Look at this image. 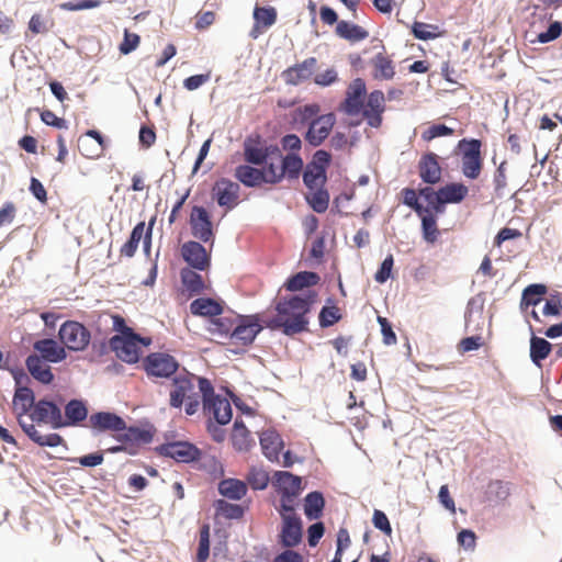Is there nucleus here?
Here are the masks:
<instances>
[{
    "instance_id": "nucleus-1",
    "label": "nucleus",
    "mask_w": 562,
    "mask_h": 562,
    "mask_svg": "<svg viewBox=\"0 0 562 562\" xmlns=\"http://www.w3.org/2000/svg\"><path fill=\"white\" fill-rule=\"evenodd\" d=\"M316 302L317 292L308 289L305 293L285 295L277 301L274 316L265 317L262 313L236 314L231 340L248 347L263 329L281 331L288 337L306 333L310 324L308 314Z\"/></svg>"
},
{
    "instance_id": "nucleus-2",
    "label": "nucleus",
    "mask_w": 562,
    "mask_h": 562,
    "mask_svg": "<svg viewBox=\"0 0 562 562\" xmlns=\"http://www.w3.org/2000/svg\"><path fill=\"white\" fill-rule=\"evenodd\" d=\"M454 153L461 157L462 175L470 180L477 179L484 164L482 140L474 137L461 138L454 148Z\"/></svg>"
},
{
    "instance_id": "nucleus-3",
    "label": "nucleus",
    "mask_w": 562,
    "mask_h": 562,
    "mask_svg": "<svg viewBox=\"0 0 562 562\" xmlns=\"http://www.w3.org/2000/svg\"><path fill=\"white\" fill-rule=\"evenodd\" d=\"M64 402L65 398L60 394L55 397L44 396L38 398L29 415L30 424L34 426L49 425L54 430L60 429V413Z\"/></svg>"
},
{
    "instance_id": "nucleus-4",
    "label": "nucleus",
    "mask_w": 562,
    "mask_h": 562,
    "mask_svg": "<svg viewBox=\"0 0 562 562\" xmlns=\"http://www.w3.org/2000/svg\"><path fill=\"white\" fill-rule=\"evenodd\" d=\"M155 452L177 463L192 464L202 459L203 451L189 440H166L155 447Z\"/></svg>"
},
{
    "instance_id": "nucleus-5",
    "label": "nucleus",
    "mask_w": 562,
    "mask_h": 562,
    "mask_svg": "<svg viewBox=\"0 0 562 562\" xmlns=\"http://www.w3.org/2000/svg\"><path fill=\"white\" fill-rule=\"evenodd\" d=\"M142 368L148 378L172 379L180 362L168 352L154 351L142 359Z\"/></svg>"
},
{
    "instance_id": "nucleus-6",
    "label": "nucleus",
    "mask_w": 562,
    "mask_h": 562,
    "mask_svg": "<svg viewBox=\"0 0 562 562\" xmlns=\"http://www.w3.org/2000/svg\"><path fill=\"white\" fill-rule=\"evenodd\" d=\"M244 159L250 165L261 166L269 159H274L276 155H280L278 144L268 143L260 134L248 135L243 143Z\"/></svg>"
},
{
    "instance_id": "nucleus-7",
    "label": "nucleus",
    "mask_w": 562,
    "mask_h": 562,
    "mask_svg": "<svg viewBox=\"0 0 562 562\" xmlns=\"http://www.w3.org/2000/svg\"><path fill=\"white\" fill-rule=\"evenodd\" d=\"M57 336L66 349L75 352L86 350L91 342L90 329L78 321H65Z\"/></svg>"
},
{
    "instance_id": "nucleus-8",
    "label": "nucleus",
    "mask_w": 562,
    "mask_h": 562,
    "mask_svg": "<svg viewBox=\"0 0 562 562\" xmlns=\"http://www.w3.org/2000/svg\"><path fill=\"white\" fill-rule=\"evenodd\" d=\"M331 159V154L325 149H317L313 154L302 173L303 183L308 190L315 189L317 184H326Z\"/></svg>"
},
{
    "instance_id": "nucleus-9",
    "label": "nucleus",
    "mask_w": 562,
    "mask_h": 562,
    "mask_svg": "<svg viewBox=\"0 0 562 562\" xmlns=\"http://www.w3.org/2000/svg\"><path fill=\"white\" fill-rule=\"evenodd\" d=\"M401 194L403 196L402 203L413 210L417 216H422L427 213L439 216L446 212L447 205L443 196L441 195L440 188L437 189V193L432 195L431 199L426 201L427 205H424V203L418 199L414 188H404L402 189Z\"/></svg>"
},
{
    "instance_id": "nucleus-10",
    "label": "nucleus",
    "mask_w": 562,
    "mask_h": 562,
    "mask_svg": "<svg viewBox=\"0 0 562 562\" xmlns=\"http://www.w3.org/2000/svg\"><path fill=\"white\" fill-rule=\"evenodd\" d=\"M189 225L191 234L200 241L214 243L215 232L211 213L203 205H193L190 213Z\"/></svg>"
},
{
    "instance_id": "nucleus-11",
    "label": "nucleus",
    "mask_w": 562,
    "mask_h": 562,
    "mask_svg": "<svg viewBox=\"0 0 562 562\" xmlns=\"http://www.w3.org/2000/svg\"><path fill=\"white\" fill-rule=\"evenodd\" d=\"M367 95L364 79L355 78L346 90V97L339 104V111L349 116L359 115L362 112V103Z\"/></svg>"
},
{
    "instance_id": "nucleus-12",
    "label": "nucleus",
    "mask_w": 562,
    "mask_h": 562,
    "mask_svg": "<svg viewBox=\"0 0 562 562\" xmlns=\"http://www.w3.org/2000/svg\"><path fill=\"white\" fill-rule=\"evenodd\" d=\"M89 417V405L87 400L74 397L64 402L60 413V429L67 427H79Z\"/></svg>"
},
{
    "instance_id": "nucleus-13",
    "label": "nucleus",
    "mask_w": 562,
    "mask_h": 562,
    "mask_svg": "<svg viewBox=\"0 0 562 562\" xmlns=\"http://www.w3.org/2000/svg\"><path fill=\"white\" fill-rule=\"evenodd\" d=\"M110 349L119 360L127 364L138 363L143 356L142 348L136 346L132 335H113L110 338Z\"/></svg>"
},
{
    "instance_id": "nucleus-14",
    "label": "nucleus",
    "mask_w": 562,
    "mask_h": 562,
    "mask_svg": "<svg viewBox=\"0 0 562 562\" xmlns=\"http://www.w3.org/2000/svg\"><path fill=\"white\" fill-rule=\"evenodd\" d=\"M155 434L156 427L149 422L131 426L125 423L124 429H121L119 434H113L112 437L121 443L148 445L153 441Z\"/></svg>"
},
{
    "instance_id": "nucleus-15",
    "label": "nucleus",
    "mask_w": 562,
    "mask_h": 562,
    "mask_svg": "<svg viewBox=\"0 0 562 562\" xmlns=\"http://www.w3.org/2000/svg\"><path fill=\"white\" fill-rule=\"evenodd\" d=\"M181 257L187 263L186 268L205 271L211 267V254L198 240H188L181 246Z\"/></svg>"
},
{
    "instance_id": "nucleus-16",
    "label": "nucleus",
    "mask_w": 562,
    "mask_h": 562,
    "mask_svg": "<svg viewBox=\"0 0 562 562\" xmlns=\"http://www.w3.org/2000/svg\"><path fill=\"white\" fill-rule=\"evenodd\" d=\"M89 424L93 436L106 431L119 434L125 427V419L112 411H98L90 415Z\"/></svg>"
},
{
    "instance_id": "nucleus-17",
    "label": "nucleus",
    "mask_w": 562,
    "mask_h": 562,
    "mask_svg": "<svg viewBox=\"0 0 562 562\" xmlns=\"http://www.w3.org/2000/svg\"><path fill=\"white\" fill-rule=\"evenodd\" d=\"M239 183L227 178H220L212 188V198L221 207L233 210L239 199Z\"/></svg>"
},
{
    "instance_id": "nucleus-18",
    "label": "nucleus",
    "mask_w": 562,
    "mask_h": 562,
    "mask_svg": "<svg viewBox=\"0 0 562 562\" xmlns=\"http://www.w3.org/2000/svg\"><path fill=\"white\" fill-rule=\"evenodd\" d=\"M336 123V115L333 112L321 115L307 127L304 139L312 147L321 146L329 136Z\"/></svg>"
},
{
    "instance_id": "nucleus-19",
    "label": "nucleus",
    "mask_w": 562,
    "mask_h": 562,
    "mask_svg": "<svg viewBox=\"0 0 562 562\" xmlns=\"http://www.w3.org/2000/svg\"><path fill=\"white\" fill-rule=\"evenodd\" d=\"M385 95L382 90H373L368 94L366 103H362V114L370 127L379 128L382 125Z\"/></svg>"
},
{
    "instance_id": "nucleus-20",
    "label": "nucleus",
    "mask_w": 562,
    "mask_h": 562,
    "mask_svg": "<svg viewBox=\"0 0 562 562\" xmlns=\"http://www.w3.org/2000/svg\"><path fill=\"white\" fill-rule=\"evenodd\" d=\"M303 540V520L297 514L292 517H283L279 543L284 548H295Z\"/></svg>"
},
{
    "instance_id": "nucleus-21",
    "label": "nucleus",
    "mask_w": 562,
    "mask_h": 562,
    "mask_svg": "<svg viewBox=\"0 0 562 562\" xmlns=\"http://www.w3.org/2000/svg\"><path fill=\"white\" fill-rule=\"evenodd\" d=\"M317 65L315 57H308L302 63H296L281 74L282 79L286 85L299 86L300 83L307 81L314 75Z\"/></svg>"
},
{
    "instance_id": "nucleus-22",
    "label": "nucleus",
    "mask_w": 562,
    "mask_h": 562,
    "mask_svg": "<svg viewBox=\"0 0 562 562\" xmlns=\"http://www.w3.org/2000/svg\"><path fill=\"white\" fill-rule=\"evenodd\" d=\"M418 173L425 184L435 186L439 183L442 178L439 156L434 151L423 154L418 161Z\"/></svg>"
},
{
    "instance_id": "nucleus-23",
    "label": "nucleus",
    "mask_w": 562,
    "mask_h": 562,
    "mask_svg": "<svg viewBox=\"0 0 562 562\" xmlns=\"http://www.w3.org/2000/svg\"><path fill=\"white\" fill-rule=\"evenodd\" d=\"M37 402L35 392L29 386L14 387L12 407L16 414L18 424L26 423L24 416H29Z\"/></svg>"
},
{
    "instance_id": "nucleus-24",
    "label": "nucleus",
    "mask_w": 562,
    "mask_h": 562,
    "mask_svg": "<svg viewBox=\"0 0 562 562\" xmlns=\"http://www.w3.org/2000/svg\"><path fill=\"white\" fill-rule=\"evenodd\" d=\"M259 443L262 454L272 463L280 461V453L284 448V440L280 434L272 428L263 430L259 435Z\"/></svg>"
},
{
    "instance_id": "nucleus-25",
    "label": "nucleus",
    "mask_w": 562,
    "mask_h": 562,
    "mask_svg": "<svg viewBox=\"0 0 562 562\" xmlns=\"http://www.w3.org/2000/svg\"><path fill=\"white\" fill-rule=\"evenodd\" d=\"M33 349L48 363H60L67 358L66 348L54 338H43L34 342Z\"/></svg>"
},
{
    "instance_id": "nucleus-26",
    "label": "nucleus",
    "mask_w": 562,
    "mask_h": 562,
    "mask_svg": "<svg viewBox=\"0 0 562 562\" xmlns=\"http://www.w3.org/2000/svg\"><path fill=\"white\" fill-rule=\"evenodd\" d=\"M195 374L188 372L187 375H175L172 380L173 390L170 392L169 405L172 408H181L189 394L194 393L192 382Z\"/></svg>"
},
{
    "instance_id": "nucleus-27",
    "label": "nucleus",
    "mask_w": 562,
    "mask_h": 562,
    "mask_svg": "<svg viewBox=\"0 0 562 562\" xmlns=\"http://www.w3.org/2000/svg\"><path fill=\"white\" fill-rule=\"evenodd\" d=\"M209 405H202V411L204 414L213 415L211 417L213 420H216L220 425H227L231 423L233 418V408L229 401L222 396L221 394L217 396H213L209 398Z\"/></svg>"
},
{
    "instance_id": "nucleus-28",
    "label": "nucleus",
    "mask_w": 562,
    "mask_h": 562,
    "mask_svg": "<svg viewBox=\"0 0 562 562\" xmlns=\"http://www.w3.org/2000/svg\"><path fill=\"white\" fill-rule=\"evenodd\" d=\"M224 301L211 296H200L190 303V312L193 316L214 318L224 313Z\"/></svg>"
},
{
    "instance_id": "nucleus-29",
    "label": "nucleus",
    "mask_w": 562,
    "mask_h": 562,
    "mask_svg": "<svg viewBox=\"0 0 562 562\" xmlns=\"http://www.w3.org/2000/svg\"><path fill=\"white\" fill-rule=\"evenodd\" d=\"M25 367L30 376L44 385H49L55 380L52 368L37 353H31L26 357Z\"/></svg>"
},
{
    "instance_id": "nucleus-30",
    "label": "nucleus",
    "mask_w": 562,
    "mask_h": 562,
    "mask_svg": "<svg viewBox=\"0 0 562 562\" xmlns=\"http://www.w3.org/2000/svg\"><path fill=\"white\" fill-rule=\"evenodd\" d=\"M272 486L278 494L288 493H299L301 495L303 491L302 486V477L300 475L293 474L290 471L277 470L273 472Z\"/></svg>"
},
{
    "instance_id": "nucleus-31",
    "label": "nucleus",
    "mask_w": 562,
    "mask_h": 562,
    "mask_svg": "<svg viewBox=\"0 0 562 562\" xmlns=\"http://www.w3.org/2000/svg\"><path fill=\"white\" fill-rule=\"evenodd\" d=\"M20 428L26 435V437L40 447L56 448L58 446H65L66 441L64 437L57 432H50L42 435L33 424L20 423Z\"/></svg>"
},
{
    "instance_id": "nucleus-32",
    "label": "nucleus",
    "mask_w": 562,
    "mask_h": 562,
    "mask_svg": "<svg viewBox=\"0 0 562 562\" xmlns=\"http://www.w3.org/2000/svg\"><path fill=\"white\" fill-rule=\"evenodd\" d=\"M258 165H250L248 162L238 165L234 170L236 180L246 188H258L267 184L263 179V173Z\"/></svg>"
},
{
    "instance_id": "nucleus-33",
    "label": "nucleus",
    "mask_w": 562,
    "mask_h": 562,
    "mask_svg": "<svg viewBox=\"0 0 562 562\" xmlns=\"http://www.w3.org/2000/svg\"><path fill=\"white\" fill-rule=\"evenodd\" d=\"M321 281V277L315 271L302 270L296 273H293L286 278L283 283V288L289 291L295 292L302 291L305 288H311L318 284ZM301 292L300 294H302Z\"/></svg>"
},
{
    "instance_id": "nucleus-34",
    "label": "nucleus",
    "mask_w": 562,
    "mask_h": 562,
    "mask_svg": "<svg viewBox=\"0 0 562 562\" xmlns=\"http://www.w3.org/2000/svg\"><path fill=\"white\" fill-rule=\"evenodd\" d=\"M529 329L531 331L529 340L530 361L535 367L541 368L542 361L551 353L553 345L546 338L536 336L531 325L529 326Z\"/></svg>"
},
{
    "instance_id": "nucleus-35",
    "label": "nucleus",
    "mask_w": 562,
    "mask_h": 562,
    "mask_svg": "<svg viewBox=\"0 0 562 562\" xmlns=\"http://www.w3.org/2000/svg\"><path fill=\"white\" fill-rule=\"evenodd\" d=\"M274 159L280 160V169L281 173H283V179H299L304 167V161L300 154L288 153L283 155L280 150V155H276Z\"/></svg>"
},
{
    "instance_id": "nucleus-36",
    "label": "nucleus",
    "mask_w": 562,
    "mask_h": 562,
    "mask_svg": "<svg viewBox=\"0 0 562 562\" xmlns=\"http://www.w3.org/2000/svg\"><path fill=\"white\" fill-rule=\"evenodd\" d=\"M325 506V496L321 491H311L303 499V512L308 520H318L324 515Z\"/></svg>"
},
{
    "instance_id": "nucleus-37",
    "label": "nucleus",
    "mask_w": 562,
    "mask_h": 562,
    "mask_svg": "<svg viewBox=\"0 0 562 562\" xmlns=\"http://www.w3.org/2000/svg\"><path fill=\"white\" fill-rule=\"evenodd\" d=\"M221 496L231 501H240L247 494V485L244 481L235 477L222 479L217 484Z\"/></svg>"
},
{
    "instance_id": "nucleus-38",
    "label": "nucleus",
    "mask_w": 562,
    "mask_h": 562,
    "mask_svg": "<svg viewBox=\"0 0 562 562\" xmlns=\"http://www.w3.org/2000/svg\"><path fill=\"white\" fill-rule=\"evenodd\" d=\"M231 439L234 449L237 451L246 452L255 446L250 431L241 418L235 419Z\"/></svg>"
},
{
    "instance_id": "nucleus-39",
    "label": "nucleus",
    "mask_w": 562,
    "mask_h": 562,
    "mask_svg": "<svg viewBox=\"0 0 562 562\" xmlns=\"http://www.w3.org/2000/svg\"><path fill=\"white\" fill-rule=\"evenodd\" d=\"M335 32L338 37L351 43L361 42L369 36V32L364 27L346 20H340L337 23Z\"/></svg>"
},
{
    "instance_id": "nucleus-40",
    "label": "nucleus",
    "mask_w": 562,
    "mask_h": 562,
    "mask_svg": "<svg viewBox=\"0 0 562 562\" xmlns=\"http://www.w3.org/2000/svg\"><path fill=\"white\" fill-rule=\"evenodd\" d=\"M180 280L183 289L191 296L201 294L205 290V283L202 276L194 269L182 268L180 270Z\"/></svg>"
},
{
    "instance_id": "nucleus-41",
    "label": "nucleus",
    "mask_w": 562,
    "mask_h": 562,
    "mask_svg": "<svg viewBox=\"0 0 562 562\" xmlns=\"http://www.w3.org/2000/svg\"><path fill=\"white\" fill-rule=\"evenodd\" d=\"M308 191V194L305 195L308 206L318 214L325 213L330 201V195L325 184H317L315 189Z\"/></svg>"
},
{
    "instance_id": "nucleus-42",
    "label": "nucleus",
    "mask_w": 562,
    "mask_h": 562,
    "mask_svg": "<svg viewBox=\"0 0 562 562\" xmlns=\"http://www.w3.org/2000/svg\"><path fill=\"white\" fill-rule=\"evenodd\" d=\"M547 291V285L543 283H531L527 285L521 292L520 310L525 312L529 306H537L543 300Z\"/></svg>"
},
{
    "instance_id": "nucleus-43",
    "label": "nucleus",
    "mask_w": 562,
    "mask_h": 562,
    "mask_svg": "<svg viewBox=\"0 0 562 562\" xmlns=\"http://www.w3.org/2000/svg\"><path fill=\"white\" fill-rule=\"evenodd\" d=\"M213 508L216 516L224 517L228 520L241 519L246 512V507L241 504L231 503L224 498L215 499L213 502Z\"/></svg>"
},
{
    "instance_id": "nucleus-44",
    "label": "nucleus",
    "mask_w": 562,
    "mask_h": 562,
    "mask_svg": "<svg viewBox=\"0 0 562 562\" xmlns=\"http://www.w3.org/2000/svg\"><path fill=\"white\" fill-rule=\"evenodd\" d=\"M439 188L446 205L459 204L469 194V188L463 182H448Z\"/></svg>"
},
{
    "instance_id": "nucleus-45",
    "label": "nucleus",
    "mask_w": 562,
    "mask_h": 562,
    "mask_svg": "<svg viewBox=\"0 0 562 562\" xmlns=\"http://www.w3.org/2000/svg\"><path fill=\"white\" fill-rule=\"evenodd\" d=\"M371 64L374 67V79L391 80L395 76V68L393 61L383 55L378 53L372 59Z\"/></svg>"
},
{
    "instance_id": "nucleus-46",
    "label": "nucleus",
    "mask_w": 562,
    "mask_h": 562,
    "mask_svg": "<svg viewBox=\"0 0 562 562\" xmlns=\"http://www.w3.org/2000/svg\"><path fill=\"white\" fill-rule=\"evenodd\" d=\"M145 229V222H138L131 231L127 240L122 245L120 252L122 256L132 258L135 256L138 245L142 240Z\"/></svg>"
},
{
    "instance_id": "nucleus-47",
    "label": "nucleus",
    "mask_w": 562,
    "mask_h": 562,
    "mask_svg": "<svg viewBox=\"0 0 562 562\" xmlns=\"http://www.w3.org/2000/svg\"><path fill=\"white\" fill-rule=\"evenodd\" d=\"M342 318L338 307L335 305L333 297H328L318 313V324L321 328H328L338 323Z\"/></svg>"
},
{
    "instance_id": "nucleus-48",
    "label": "nucleus",
    "mask_w": 562,
    "mask_h": 562,
    "mask_svg": "<svg viewBox=\"0 0 562 562\" xmlns=\"http://www.w3.org/2000/svg\"><path fill=\"white\" fill-rule=\"evenodd\" d=\"M252 18L255 21V29H268L277 22L278 12L271 5H256L254 8Z\"/></svg>"
},
{
    "instance_id": "nucleus-49",
    "label": "nucleus",
    "mask_w": 562,
    "mask_h": 562,
    "mask_svg": "<svg viewBox=\"0 0 562 562\" xmlns=\"http://www.w3.org/2000/svg\"><path fill=\"white\" fill-rule=\"evenodd\" d=\"M207 322V331L210 334L231 339V333H233V328L235 326V317L215 316L214 318H210Z\"/></svg>"
},
{
    "instance_id": "nucleus-50",
    "label": "nucleus",
    "mask_w": 562,
    "mask_h": 562,
    "mask_svg": "<svg viewBox=\"0 0 562 562\" xmlns=\"http://www.w3.org/2000/svg\"><path fill=\"white\" fill-rule=\"evenodd\" d=\"M420 218V228L423 239L428 244H434L439 236L438 216L430 213L418 216Z\"/></svg>"
},
{
    "instance_id": "nucleus-51",
    "label": "nucleus",
    "mask_w": 562,
    "mask_h": 562,
    "mask_svg": "<svg viewBox=\"0 0 562 562\" xmlns=\"http://www.w3.org/2000/svg\"><path fill=\"white\" fill-rule=\"evenodd\" d=\"M412 35L419 41H430L441 36L439 26L420 21H414L411 25Z\"/></svg>"
},
{
    "instance_id": "nucleus-52",
    "label": "nucleus",
    "mask_w": 562,
    "mask_h": 562,
    "mask_svg": "<svg viewBox=\"0 0 562 562\" xmlns=\"http://www.w3.org/2000/svg\"><path fill=\"white\" fill-rule=\"evenodd\" d=\"M319 113V105L316 103L305 104L302 106H299L293 112V121L295 123H300L302 125H308L312 124L316 119H318L321 115Z\"/></svg>"
},
{
    "instance_id": "nucleus-53",
    "label": "nucleus",
    "mask_w": 562,
    "mask_h": 562,
    "mask_svg": "<svg viewBox=\"0 0 562 562\" xmlns=\"http://www.w3.org/2000/svg\"><path fill=\"white\" fill-rule=\"evenodd\" d=\"M247 482L255 491H263L268 487L270 481L269 473L263 469L251 467L246 477Z\"/></svg>"
},
{
    "instance_id": "nucleus-54",
    "label": "nucleus",
    "mask_w": 562,
    "mask_h": 562,
    "mask_svg": "<svg viewBox=\"0 0 562 562\" xmlns=\"http://www.w3.org/2000/svg\"><path fill=\"white\" fill-rule=\"evenodd\" d=\"M486 494L490 499L503 502L510 495L509 483L501 480L491 481Z\"/></svg>"
},
{
    "instance_id": "nucleus-55",
    "label": "nucleus",
    "mask_w": 562,
    "mask_h": 562,
    "mask_svg": "<svg viewBox=\"0 0 562 562\" xmlns=\"http://www.w3.org/2000/svg\"><path fill=\"white\" fill-rule=\"evenodd\" d=\"M210 557V525L204 524L200 529V539L194 562H206Z\"/></svg>"
},
{
    "instance_id": "nucleus-56",
    "label": "nucleus",
    "mask_w": 562,
    "mask_h": 562,
    "mask_svg": "<svg viewBox=\"0 0 562 562\" xmlns=\"http://www.w3.org/2000/svg\"><path fill=\"white\" fill-rule=\"evenodd\" d=\"M2 370L8 371L14 381V387L25 386L31 383V376L26 373L24 368L20 366H11L9 358L5 359Z\"/></svg>"
},
{
    "instance_id": "nucleus-57",
    "label": "nucleus",
    "mask_w": 562,
    "mask_h": 562,
    "mask_svg": "<svg viewBox=\"0 0 562 562\" xmlns=\"http://www.w3.org/2000/svg\"><path fill=\"white\" fill-rule=\"evenodd\" d=\"M394 257L389 254L382 262L379 265L373 278L379 284L385 283L387 280L393 278Z\"/></svg>"
},
{
    "instance_id": "nucleus-58",
    "label": "nucleus",
    "mask_w": 562,
    "mask_h": 562,
    "mask_svg": "<svg viewBox=\"0 0 562 562\" xmlns=\"http://www.w3.org/2000/svg\"><path fill=\"white\" fill-rule=\"evenodd\" d=\"M280 495V505L277 508L281 519L283 517H292V514H295L296 504L295 499L299 497V493H283Z\"/></svg>"
},
{
    "instance_id": "nucleus-59",
    "label": "nucleus",
    "mask_w": 562,
    "mask_h": 562,
    "mask_svg": "<svg viewBox=\"0 0 562 562\" xmlns=\"http://www.w3.org/2000/svg\"><path fill=\"white\" fill-rule=\"evenodd\" d=\"M484 303H485V299H484V293L483 292L472 296L468 301L467 307H465V312H464L465 327L469 326V324L472 321V316L475 313H477V314H482L483 313Z\"/></svg>"
},
{
    "instance_id": "nucleus-60",
    "label": "nucleus",
    "mask_w": 562,
    "mask_h": 562,
    "mask_svg": "<svg viewBox=\"0 0 562 562\" xmlns=\"http://www.w3.org/2000/svg\"><path fill=\"white\" fill-rule=\"evenodd\" d=\"M104 461V451L99 450L80 457L69 459V462L79 464L83 468H94L102 464Z\"/></svg>"
},
{
    "instance_id": "nucleus-61",
    "label": "nucleus",
    "mask_w": 562,
    "mask_h": 562,
    "mask_svg": "<svg viewBox=\"0 0 562 562\" xmlns=\"http://www.w3.org/2000/svg\"><path fill=\"white\" fill-rule=\"evenodd\" d=\"M561 34H562V22L553 21L548 25L546 31L540 32L537 35V38L531 42L532 43L537 42L539 44H548V43L555 41L558 37H560Z\"/></svg>"
},
{
    "instance_id": "nucleus-62",
    "label": "nucleus",
    "mask_w": 562,
    "mask_h": 562,
    "mask_svg": "<svg viewBox=\"0 0 562 562\" xmlns=\"http://www.w3.org/2000/svg\"><path fill=\"white\" fill-rule=\"evenodd\" d=\"M78 150L79 153L89 159L99 158L103 150L100 148V146L92 143V140L88 139L86 136L80 135L78 138Z\"/></svg>"
},
{
    "instance_id": "nucleus-63",
    "label": "nucleus",
    "mask_w": 562,
    "mask_h": 562,
    "mask_svg": "<svg viewBox=\"0 0 562 562\" xmlns=\"http://www.w3.org/2000/svg\"><path fill=\"white\" fill-rule=\"evenodd\" d=\"M260 168L261 172L263 173V179L267 184H278L282 182L283 180V173H281V169L278 171V168L272 161V159L267 160V162H263Z\"/></svg>"
},
{
    "instance_id": "nucleus-64",
    "label": "nucleus",
    "mask_w": 562,
    "mask_h": 562,
    "mask_svg": "<svg viewBox=\"0 0 562 562\" xmlns=\"http://www.w3.org/2000/svg\"><path fill=\"white\" fill-rule=\"evenodd\" d=\"M454 133V130L446 124L438 123L430 125L427 130H425L422 134V138L425 142H430L437 137H446L451 136Z\"/></svg>"
}]
</instances>
